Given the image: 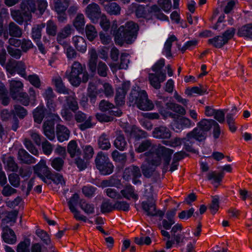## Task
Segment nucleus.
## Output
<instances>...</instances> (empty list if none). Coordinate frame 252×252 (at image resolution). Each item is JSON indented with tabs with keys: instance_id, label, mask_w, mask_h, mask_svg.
Returning <instances> with one entry per match:
<instances>
[{
	"instance_id": "1",
	"label": "nucleus",
	"mask_w": 252,
	"mask_h": 252,
	"mask_svg": "<svg viewBox=\"0 0 252 252\" xmlns=\"http://www.w3.org/2000/svg\"><path fill=\"white\" fill-rule=\"evenodd\" d=\"M173 150L163 146H158L155 149L145 153L146 160L148 164L157 167L160 165L163 161L164 167L169 165Z\"/></svg>"
},
{
	"instance_id": "2",
	"label": "nucleus",
	"mask_w": 252,
	"mask_h": 252,
	"mask_svg": "<svg viewBox=\"0 0 252 252\" xmlns=\"http://www.w3.org/2000/svg\"><path fill=\"white\" fill-rule=\"evenodd\" d=\"M66 75L70 84L74 87L79 86L81 82L86 83L89 80L85 66L78 62L73 63L70 71H66Z\"/></svg>"
},
{
	"instance_id": "3",
	"label": "nucleus",
	"mask_w": 252,
	"mask_h": 252,
	"mask_svg": "<svg viewBox=\"0 0 252 252\" xmlns=\"http://www.w3.org/2000/svg\"><path fill=\"white\" fill-rule=\"evenodd\" d=\"M129 101L136 104L139 109L143 111L151 110L154 107L152 102L148 98L147 94L145 91H139L133 89L130 93Z\"/></svg>"
},
{
	"instance_id": "4",
	"label": "nucleus",
	"mask_w": 252,
	"mask_h": 252,
	"mask_svg": "<svg viewBox=\"0 0 252 252\" xmlns=\"http://www.w3.org/2000/svg\"><path fill=\"white\" fill-rule=\"evenodd\" d=\"M35 174L44 183L50 184L52 173L49 167L46 165L45 160L41 159L37 164L33 166Z\"/></svg>"
},
{
	"instance_id": "5",
	"label": "nucleus",
	"mask_w": 252,
	"mask_h": 252,
	"mask_svg": "<svg viewBox=\"0 0 252 252\" xmlns=\"http://www.w3.org/2000/svg\"><path fill=\"white\" fill-rule=\"evenodd\" d=\"M74 119L77 123H81L78 126V127L82 131L85 130L93 126L92 123L93 117L88 116L81 111H78L75 113Z\"/></svg>"
},
{
	"instance_id": "6",
	"label": "nucleus",
	"mask_w": 252,
	"mask_h": 252,
	"mask_svg": "<svg viewBox=\"0 0 252 252\" xmlns=\"http://www.w3.org/2000/svg\"><path fill=\"white\" fill-rule=\"evenodd\" d=\"M85 13L87 17L93 23H97L102 14L100 6L94 2H92L87 5L85 8Z\"/></svg>"
},
{
	"instance_id": "7",
	"label": "nucleus",
	"mask_w": 252,
	"mask_h": 252,
	"mask_svg": "<svg viewBox=\"0 0 252 252\" xmlns=\"http://www.w3.org/2000/svg\"><path fill=\"white\" fill-rule=\"evenodd\" d=\"M20 9L26 21H31L32 15L36 10V5L33 0H23L20 3Z\"/></svg>"
},
{
	"instance_id": "8",
	"label": "nucleus",
	"mask_w": 252,
	"mask_h": 252,
	"mask_svg": "<svg viewBox=\"0 0 252 252\" xmlns=\"http://www.w3.org/2000/svg\"><path fill=\"white\" fill-rule=\"evenodd\" d=\"M141 176L140 170L138 166H131L126 168L124 172L123 178L126 180L128 181L132 179L134 184H141V181L137 178Z\"/></svg>"
},
{
	"instance_id": "9",
	"label": "nucleus",
	"mask_w": 252,
	"mask_h": 252,
	"mask_svg": "<svg viewBox=\"0 0 252 252\" xmlns=\"http://www.w3.org/2000/svg\"><path fill=\"white\" fill-rule=\"evenodd\" d=\"M145 195L147 197V200L143 201L141 203L142 208L147 216H155L156 215L155 196L153 194L148 195L147 194L146 192Z\"/></svg>"
},
{
	"instance_id": "10",
	"label": "nucleus",
	"mask_w": 252,
	"mask_h": 252,
	"mask_svg": "<svg viewBox=\"0 0 252 252\" xmlns=\"http://www.w3.org/2000/svg\"><path fill=\"white\" fill-rule=\"evenodd\" d=\"M194 123L185 117L180 116L177 119L174 120L172 126L173 129L177 132H181L185 128H189L193 126Z\"/></svg>"
},
{
	"instance_id": "11",
	"label": "nucleus",
	"mask_w": 252,
	"mask_h": 252,
	"mask_svg": "<svg viewBox=\"0 0 252 252\" xmlns=\"http://www.w3.org/2000/svg\"><path fill=\"white\" fill-rule=\"evenodd\" d=\"M115 43L120 46H122L124 43H131L133 39L125 31L123 26H120L117 31L114 33Z\"/></svg>"
},
{
	"instance_id": "12",
	"label": "nucleus",
	"mask_w": 252,
	"mask_h": 252,
	"mask_svg": "<svg viewBox=\"0 0 252 252\" xmlns=\"http://www.w3.org/2000/svg\"><path fill=\"white\" fill-rule=\"evenodd\" d=\"M129 88V84L124 83L122 84L121 87L117 89L115 98L117 105L121 106L125 104V96Z\"/></svg>"
},
{
	"instance_id": "13",
	"label": "nucleus",
	"mask_w": 252,
	"mask_h": 252,
	"mask_svg": "<svg viewBox=\"0 0 252 252\" xmlns=\"http://www.w3.org/2000/svg\"><path fill=\"white\" fill-rule=\"evenodd\" d=\"M17 158L19 162L22 164L29 165L35 163L36 161V159L23 148H20L18 150Z\"/></svg>"
},
{
	"instance_id": "14",
	"label": "nucleus",
	"mask_w": 252,
	"mask_h": 252,
	"mask_svg": "<svg viewBox=\"0 0 252 252\" xmlns=\"http://www.w3.org/2000/svg\"><path fill=\"white\" fill-rule=\"evenodd\" d=\"M166 78V74L163 72L149 74V80L150 84L156 89H159L160 88V83L164 81Z\"/></svg>"
},
{
	"instance_id": "15",
	"label": "nucleus",
	"mask_w": 252,
	"mask_h": 252,
	"mask_svg": "<svg viewBox=\"0 0 252 252\" xmlns=\"http://www.w3.org/2000/svg\"><path fill=\"white\" fill-rule=\"evenodd\" d=\"M43 96L47 101L46 105L50 111H55L56 110V104L54 101V99L56 95L53 92L52 88L50 87H48L43 94Z\"/></svg>"
},
{
	"instance_id": "16",
	"label": "nucleus",
	"mask_w": 252,
	"mask_h": 252,
	"mask_svg": "<svg viewBox=\"0 0 252 252\" xmlns=\"http://www.w3.org/2000/svg\"><path fill=\"white\" fill-rule=\"evenodd\" d=\"M115 133L116 137L114 142V145L117 149L123 151L126 149L127 145L126 138L121 130H117Z\"/></svg>"
},
{
	"instance_id": "17",
	"label": "nucleus",
	"mask_w": 252,
	"mask_h": 252,
	"mask_svg": "<svg viewBox=\"0 0 252 252\" xmlns=\"http://www.w3.org/2000/svg\"><path fill=\"white\" fill-rule=\"evenodd\" d=\"M152 135L156 138L168 139L171 137V132L166 126H161L154 128Z\"/></svg>"
},
{
	"instance_id": "18",
	"label": "nucleus",
	"mask_w": 252,
	"mask_h": 252,
	"mask_svg": "<svg viewBox=\"0 0 252 252\" xmlns=\"http://www.w3.org/2000/svg\"><path fill=\"white\" fill-rule=\"evenodd\" d=\"M57 137L60 142H63L68 139L70 132L65 126L58 124L56 127Z\"/></svg>"
},
{
	"instance_id": "19",
	"label": "nucleus",
	"mask_w": 252,
	"mask_h": 252,
	"mask_svg": "<svg viewBox=\"0 0 252 252\" xmlns=\"http://www.w3.org/2000/svg\"><path fill=\"white\" fill-rule=\"evenodd\" d=\"M42 128L44 134L50 140H53L55 138L54 124L51 121H46L44 122Z\"/></svg>"
},
{
	"instance_id": "20",
	"label": "nucleus",
	"mask_w": 252,
	"mask_h": 252,
	"mask_svg": "<svg viewBox=\"0 0 252 252\" xmlns=\"http://www.w3.org/2000/svg\"><path fill=\"white\" fill-rule=\"evenodd\" d=\"M52 82L56 87V91L57 93L64 94H69L70 90L65 86L61 77H53Z\"/></svg>"
},
{
	"instance_id": "21",
	"label": "nucleus",
	"mask_w": 252,
	"mask_h": 252,
	"mask_svg": "<svg viewBox=\"0 0 252 252\" xmlns=\"http://www.w3.org/2000/svg\"><path fill=\"white\" fill-rule=\"evenodd\" d=\"M24 85L19 80L12 79L9 81V91L11 97H16V95L19 94L23 90Z\"/></svg>"
},
{
	"instance_id": "22",
	"label": "nucleus",
	"mask_w": 252,
	"mask_h": 252,
	"mask_svg": "<svg viewBox=\"0 0 252 252\" xmlns=\"http://www.w3.org/2000/svg\"><path fill=\"white\" fill-rule=\"evenodd\" d=\"M105 11L110 15H118L120 14L121 8L116 2H108L106 4L101 3Z\"/></svg>"
},
{
	"instance_id": "23",
	"label": "nucleus",
	"mask_w": 252,
	"mask_h": 252,
	"mask_svg": "<svg viewBox=\"0 0 252 252\" xmlns=\"http://www.w3.org/2000/svg\"><path fill=\"white\" fill-rule=\"evenodd\" d=\"M2 237L5 243L10 244H15L17 240L14 232L8 226L3 228Z\"/></svg>"
},
{
	"instance_id": "24",
	"label": "nucleus",
	"mask_w": 252,
	"mask_h": 252,
	"mask_svg": "<svg viewBox=\"0 0 252 252\" xmlns=\"http://www.w3.org/2000/svg\"><path fill=\"white\" fill-rule=\"evenodd\" d=\"M196 141V139L194 138V137L189 132H188L186 137L183 138L184 149L188 152L195 153V150L193 145Z\"/></svg>"
},
{
	"instance_id": "25",
	"label": "nucleus",
	"mask_w": 252,
	"mask_h": 252,
	"mask_svg": "<svg viewBox=\"0 0 252 252\" xmlns=\"http://www.w3.org/2000/svg\"><path fill=\"white\" fill-rule=\"evenodd\" d=\"M72 43L75 48L80 52L85 53L87 50V43L85 39L80 36L73 37Z\"/></svg>"
},
{
	"instance_id": "26",
	"label": "nucleus",
	"mask_w": 252,
	"mask_h": 252,
	"mask_svg": "<svg viewBox=\"0 0 252 252\" xmlns=\"http://www.w3.org/2000/svg\"><path fill=\"white\" fill-rule=\"evenodd\" d=\"M122 26H123L126 32L128 35H130L131 37L133 40L136 38L138 30V26L136 23L132 21H128Z\"/></svg>"
},
{
	"instance_id": "27",
	"label": "nucleus",
	"mask_w": 252,
	"mask_h": 252,
	"mask_svg": "<svg viewBox=\"0 0 252 252\" xmlns=\"http://www.w3.org/2000/svg\"><path fill=\"white\" fill-rule=\"evenodd\" d=\"M121 193L124 198L128 200L132 198L136 200L138 199V194L135 192L134 188L131 185L126 186L122 189Z\"/></svg>"
},
{
	"instance_id": "28",
	"label": "nucleus",
	"mask_w": 252,
	"mask_h": 252,
	"mask_svg": "<svg viewBox=\"0 0 252 252\" xmlns=\"http://www.w3.org/2000/svg\"><path fill=\"white\" fill-rule=\"evenodd\" d=\"M46 109L43 105H39L33 111V117L34 121L37 124L41 123L45 115Z\"/></svg>"
},
{
	"instance_id": "29",
	"label": "nucleus",
	"mask_w": 252,
	"mask_h": 252,
	"mask_svg": "<svg viewBox=\"0 0 252 252\" xmlns=\"http://www.w3.org/2000/svg\"><path fill=\"white\" fill-rule=\"evenodd\" d=\"M89 54L90 55L88 63L89 69L90 71H94L96 67V63H97L98 55L96 50L94 48H92L89 50Z\"/></svg>"
},
{
	"instance_id": "30",
	"label": "nucleus",
	"mask_w": 252,
	"mask_h": 252,
	"mask_svg": "<svg viewBox=\"0 0 252 252\" xmlns=\"http://www.w3.org/2000/svg\"><path fill=\"white\" fill-rule=\"evenodd\" d=\"M215 120L213 119H204L201 120L197 124V126L201 130L207 134L213 126V124H215Z\"/></svg>"
},
{
	"instance_id": "31",
	"label": "nucleus",
	"mask_w": 252,
	"mask_h": 252,
	"mask_svg": "<svg viewBox=\"0 0 252 252\" xmlns=\"http://www.w3.org/2000/svg\"><path fill=\"white\" fill-rule=\"evenodd\" d=\"M54 7L58 13L64 12L69 6L70 0H54Z\"/></svg>"
},
{
	"instance_id": "32",
	"label": "nucleus",
	"mask_w": 252,
	"mask_h": 252,
	"mask_svg": "<svg viewBox=\"0 0 252 252\" xmlns=\"http://www.w3.org/2000/svg\"><path fill=\"white\" fill-rule=\"evenodd\" d=\"M67 151L71 158H74L81 153V151L78 147L77 143L75 140L70 141L67 147Z\"/></svg>"
},
{
	"instance_id": "33",
	"label": "nucleus",
	"mask_w": 252,
	"mask_h": 252,
	"mask_svg": "<svg viewBox=\"0 0 252 252\" xmlns=\"http://www.w3.org/2000/svg\"><path fill=\"white\" fill-rule=\"evenodd\" d=\"M81 209L87 214L91 215L94 213L95 207L94 204L90 203L84 199H81L79 202Z\"/></svg>"
},
{
	"instance_id": "34",
	"label": "nucleus",
	"mask_w": 252,
	"mask_h": 252,
	"mask_svg": "<svg viewBox=\"0 0 252 252\" xmlns=\"http://www.w3.org/2000/svg\"><path fill=\"white\" fill-rule=\"evenodd\" d=\"M96 69L94 71H91L92 73H97L101 77H105L107 76L108 71V67L106 64L102 62H98V63H96Z\"/></svg>"
},
{
	"instance_id": "35",
	"label": "nucleus",
	"mask_w": 252,
	"mask_h": 252,
	"mask_svg": "<svg viewBox=\"0 0 252 252\" xmlns=\"http://www.w3.org/2000/svg\"><path fill=\"white\" fill-rule=\"evenodd\" d=\"M8 32L12 37H20L22 35V29L13 22L9 24Z\"/></svg>"
},
{
	"instance_id": "36",
	"label": "nucleus",
	"mask_w": 252,
	"mask_h": 252,
	"mask_svg": "<svg viewBox=\"0 0 252 252\" xmlns=\"http://www.w3.org/2000/svg\"><path fill=\"white\" fill-rule=\"evenodd\" d=\"M45 26V24L42 23L34 25L32 27V37L34 41L40 40L41 37V31Z\"/></svg>"
},
{
	"instance_id": "37",
	"label": "nucleus",
	"mask_w": 252,
	"mask_h": 252,
	"mask_svg": "<svg viewBox=\"0 0 252 252\" xmlns=\"http://www.w3.org/2000/svg\"><path fill=\"white\" fill-rule=\"evenodd\" d=\"M3 161L8 170L12 172L17 171L19 167L14 157L9 156Z\"/></svg>"
},
{
	"instance_id": "38",
	"label": "nucleus",
	"mask_w": 252,
	"mask_h": 252,
	"mask_svg": "<svg viewBox=\"0 0 252 252\" xmlns=\"http://www.w3.org/2000/svg\"><path fill=\"white\" fill-rule=\"evenodd\" d=\"M165 105L167 109L181 115H185L186 113L185 109L181 105L177 103L168 102L166 103Z\"/></svg>"
},
{
	"instance_id": "39",
	"label": "nucleus",
	"mask_w": 252,
	"mask_h": 252,
	"mask_svg": "<svg viewBox=\"0 0 252 252\" xmlns=\"http://www.w3.org/2000/svg\"><path fill=\"white\" fill-rule=\"evenodd\" d=\"M177 40V38L174 35H171L166 41L163 53L167 57H172V54L171 53V48L172 45V42Z\"/></svg>"
},
{
	"instance_id": "40",
	"label": "nucleus",
	"mask_w": 252,
	"mask_h": 252,
	"mask_svg": "<svg viewBox=\"0 0 252 252\" xmlns=\"http://www.w3.org/2000/svg\"><path fill=\"white\" fill-rule=\"evenodd\" d=\"M240 36L252 38V24H249L242 27L238 32Z\"/></svg>"
},
{
	"instance_id": "41",
	"label": "nucleus",
	"mask_w": 252,
	"mask_h": 252,
	"mask_svg": "<svg viewBox=\"0 0 252 252\" xmlns=\"http://www.w3.org/2000/svg\"><path fill=\"white\" fill-rule=\"evenodd\" d=\"M208 42L214 47L218 48L222 47L227 43L222 35L216 36L213 38H210L208 39Z\"/></svg>"
},
{
	"instance_id": "42",
	"label": "nucleus",
	"mask_w": 252,
	"mask_h": 252,
	"mask_svg": "<svg viewBox=\"0 0 252 252\" xmlns=\"http://www.w3.org/2000/svg\"><path fill=\"white\" fill-rule=\"evenodd\" d=\"M197 141L202 142L204 141L207 137V134L201 130L197 126L192 130L189 131Z\"/></svg>"
},
{
	"instance_id": "43",
	"label": "nucleus",
	"mask_w": 252,
	"mask_h": 252,
	"mask_svg": "<svg viewBox=\"0 0 252 252\" xmlns=\"http://www.w3.org/2000/svg\"><path fill=\"white\" fill-rule=\"evenodd\" d=\"M109 160V158L104 153L100 152L97 153L95 159V163L96 168L98 169L101 168V166Z\"/></svg>"
},
{
	"instance_id": "44",
	"label": "nucleus",
	"mask_w": 252,
	"mask_h": 252,
	"mask_svg": "<svg viewBox=\"0 0 252 252\" xmlns=\"http://www.w3.org/2000/svg\"><path fill=\"white\" fill-rule=\"evenodd\" d=\"M28 81L31 85L36 88H40L41 85V82L39 76L36 74H33L29 75H26L24 78Z\"/></svg>"
},
{
	"instance_id": "45",
	"label": "nucleus",
	"mask_w": 252,
	"mask_h": 252,
	"mask_svg": "<svg viewBox=\"0 0 252 252\" xmlns=\"http://www.w3.org/2000/svg\"><path fill=\"white\" fill-rule=\"evenodd\" d=\"M85 24L84 16L83 14H78L73 21V26L77 31L84 30Z\"/></svg>"
},
{
	"instance_id": "46",
	"label": "nucleus",
	"mask_w": 252,
	"mask_h": 252,
	"mask_svg": "<svg viewBox=\"0 0 252 252\" xmlns=\"http://www.w3.org/2000/svg\"><path fill=\"white\" fill-rule=\"evenodd\" d=\"M10 13L12 18L20 24H22L24 21H28L26 20V18L23 15L21 10L10 9Z\"/></svg>"
},
{
	"instance_id": "47",
	"label": "nucleus",
	"mask_w": 252,
	"mask_h": 252,
	"mask_svg": "<svg viewBox=\"0 0 252 252\" xmlns=\"http://www.w3.org/2000/svg\"><path fill=\"white\" fill-rule=\"evenodd\" d=\"M98 144L100 148L102 150H108L110 148L111 144L108 136L103 133L98 140Z\"/></svg>"
},
{
	"instance_id": "48",
	"label": "nucleus",
	"mask_w": 252,
	"mask_h": 252,
	"mask_svg": "<svg viewBox=\"0 0 252 252\" xmlns=\"http://www.w3.org/2000/svg\"><path fill=\"white\" fill-rule=\"evenodd\" d=\"M130 135L137 140L140 138H146L148 136V133L146 132L139 129L135 126L131 127Z\"/></svg>"
},
{
	"instance_id": "49",
	"label": "nucleus",
	"mask_w": 252,
	"mask_h": 252,
	"mask_svg": "<svg viewBox=\"0 0 252 252\" xmlns=\"http://www.w3.org/2000/svg\"><path fill=\"white\" fill-rule=\"evenodd\" d=\"M85 32L87 38L90 41H93L97 35V32L95 27L91 24L87 25Z\"/></svg>"
},
{
	"instance_id": "50",
	"label": "nucleus",
	"mask_w": 252,
	"mask_h": 252,
	"mask_svg": "<svg viewBox=\"0 0 252 252\" xmlns=\"http://www.w3.org/2000/svg\"><path fill=\"white\" fill-rule=\"evenodd\" d=\"M51 166L56 171H61L63 167L64 159L60 157H57L50 160Z\"/></svg>"
},
{
	"instance_id": "51",
	"label": "nucleus",
	"mask_w": 252,
	"mask_h": 252,
	"mask_svg": "<svg viewBox=\"0 0 252 252\" xmlns=\"http://www.w3.org/2000/svg\"><path fill=\"white\" fill-rule=\"evenodd\" d=\"M16 97H12L14 100H16L20 102L24 106H28L30 104V97L28 94L25 92H21L16 95Z\"/></svg>"
},
{
	"instance_id": "52",
	"label": "nucleus",
	"mask_w": 252,
	"mask_h": 252,
	"mask_svg": "<svg viewBox=\"0 0 252 252\" xmlns=\"http://www.w3.org/2000/svg\"><path fill=\"white\" fill-rule=\"evenodd\" d=\"M114 166L110 160L103 164L101 168L98 169L100 173L103 175H107L111 174L114 170Z\"/></svg>"
},
{
	"instance_id": "53",
	"label": "nucleus",
	"mask_w": 252,
	"mask_h": 252,
	"mask_svg": "<svg viewBox=\"0 0 252 252\" xmlns=\"http://www.w3.org/2000/svg\"><path fill=\"white\" fill-rule=\"evenodd\" d=\"M71 33V28L69 25L65 26L61 31L58 34L57 40L60 42L70 35Z\"/></svg>"
},
{
	"instance_id": "54",
	"label": "nucleus",
	"mask_w": 252,
	"mask_h": 252,
	"mask_svg": "<svg viewBox=\"0 0 252 252\" xmlns=\"http://www.w3.org/2000/svg\"><path fill=\"white\" fill-rule=\"evenodd\" d=\"M41 144L43 154L46 156L50 155L53 151L54 145L46 139H45Z\"/></svg>"
},
{
	"instance_id": "55",
	"label": "nucleus",
	"mask_w": 252,
	"mask_h": 252,
	"mask_svg": "<svg viewBox=\"0 0 252 252\" xmlns=\"http://www.w3.org/2000/svg\"><path fill=\"white\" fill-rule=\"evenodd\" d=\"M46 33L48 35L54 36L57 32V26L52 21L49 20L46 24Z\"/></svg>"
},
{
	"instance_id": "56",
	"label": "nucleus",
	"mask_w": 252,
	"mask_h": 252,
	"mask_svg": "<svg viewBox=\"0 0 252 252\" xmlns=\"http://www.w3.org/2000/svg\"><path fill=\"white\" fill-rule=\"evenodd\" d=\"M157 2L161 9L165 12L168 13L170 11L172 8L171 0H158Z\"/></svg>"
},
{
	"instance_id": "57",
	"label": "nucleus",
	"mask_w": 252,
	"mask_h": 252,
	"mask_svg": "<svg viewBox=\"0 0 252 252\" xmlns=\"http://www.w3.org/2000/svg\"><path fill=\"white\" fill-rule=\"evenodd\" d=\"M24 144L29 151L34 156H38L39 152L37 148L34 146L31 140L28 138L24 139Z\"/></svg>"
},
{
	"instance_id": "58",
	"label": "nucleus",
	"mask_w": 252,
	"mask_h": 252,
	"mask_svg": "<svg viewBox=\"0 0 252 252\" xmlns=\"http://www.w3.org/2000/svg\"><path fill=\"white\" fill-rule=\"evenodd\" d=\"M18 212L16 210L9 212L7 213L5 218L2 220L3 223H8L10 222L15 223L17 219Z\"/></svg>"
},
{
	"instance_id": "59",
	"label": "nucleus",
	"mask_w": 252,
	"mask_h": 252,
	"mask_svg": "<svg viewBox=\"0 0 252 252\" xmlns=\"http://www.w3.org/2000/svg\"><path fill=\"white\" fill-rule=\"evenodd\" d=\"M114 210L127 212L129 210V204L126 201H117L113 205Z\"/></svg>"
},
{
	"instance_id": "60",
	"label": "nucleus",
	"mask_w": 252,
	"mask_h": 252,
	"mask_svg": "<svg viewBox=\"0 0 252 252\" xmlns=\"http://www.w3.org/2000/svg\"><path fill=\"white\" fill-rule=\"evenodd\" d=\"M192 93H195L199 95H203L204 94L208 93L206 87L199 85V87H193L190 89L189 92L186 93L189 95H191Z\"/></svg>"
},
{
	"instance_id": "61",
	"label": "nucleus",
	"mask_w": 252,
	"mask_h": 252,
	"mask_svg": "<svg viewBox=\"0 0 252 252\" xmlns=\"http://www.w3.org/2000/svg\"><path fill=\"white\" fill-rule=\"evenodd\" d=\"M66 103L69 108L75 112L78 109V105L75 98L72 96L66 97Z\"/></svg>"
},
{
	"instance_id": "62",
	"label": "nucleus",
	"mask_w": 252,
	"mask_h": 252,
	"mask_svg": "<svg viewBox=\"0 0 252 252\" xmlns=\"http://www.w3.org/2000/svg\"><path fill=\"white\" fill-rule=\"evenodd\" d=\"M155 167L148 164L142 165L141 167L143 175L147 178L150 177L155 170Z\"/></svg>"
},
{
	"instance_id": "63",
	"label": "nucleus",
	"mask_w": 252,
	"mask_h": 252,
	"mask_svg": "<svg viewBox=\"0 0 252 252\" xmlns=\"http://www.w3.org/2000/svg\"><path fill=\"white\" fill-rule=\"evenodd\" d=\"M17 65L16 67V72L20 75L23 78L26 77V65L22 61H17Z\"/></svg>"
},
{
	"instance_id": "64",
	"label": "nucleus",
	"mask_w": 252,
	"mask_h": 252,
	"mask_svg": "<svg viewBox=\"0 0 252 252\" xmlns=\"http://www.w3.org/2000/svg\"><path fill=\"white\" fill-rule=\"evenodd\" d=\"M152 146V143L151 140H145L139 144L138 147L135 149V151L137 153H142L150 149Z\"/></svg>"
}]
</instances>
